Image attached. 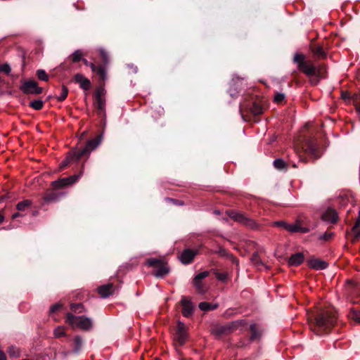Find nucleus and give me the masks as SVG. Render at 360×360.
<instances>
[{"label": "nucleus", "instance_id": "9d476101", "mask_svg": "<svg viewBox=\"0 0 360 360\" xmlns=\"http://www.w3.org/2000/svg\"><path fill=\"white\" fill-rule=\"evenodd\" d=\"M105 94L106 91L103 88H98L96 91L94 105L100 113H103L105 111Z\"/></svg>", "mask_w": 360, "mask_h": 360}, {"label": "nucleus", "instance_id": "49530a36", "mask_svg": "<svg viewBox=\"0 0 360 360\" xmlns=\"http://www.w3.org/2000/svg\"><path fill=\"white\" fill-rule=\"evenodd\" d=\"M61 307V304H53L51 309H50V312L51 313H54L56 312V311H58L60 308Z\"/></svg>", "mask_w": 360, "mask_h": 360}, {"label": "nucleus", "instance_id": "c756f323", "mask_svg": "<svg viewBox=\"0 0 360 360\" xmlns=\"http://www.w3.org/2000/svg\"><path fill=\"white\" fill-rule=\"evenodd\" d=\"M250 111L253 115H258L263 113V108L259 103H253Z\"/></svg>", "mask_w": 360, "mask_h": 360}, {"label": "nucleus", "instance_id": "6e6d98bb", "mask_svg": "<svg viewBox=\"0 0 360 360\" xmlns=\"http://www.w3.org/2000/svg\"><path fill=\"white\" fill-rule=\"evenodd\" d=\"M342 97H346V95L342 94Z\"/></svg>", "mask_w": 360, "mask_h": 360}, {"label": "nucleus", "instance_id": "ea45409f", "mask_svg": "<svg viewBox=\"0 0 360 360\" xmlns=\"http://www.w3.org/2000/svg\"><path fill=\"white\" fill-rule=\"evenodd\" d=\"M74 342L75 345V350L77 352L79 350L82 345V339L80 337L77 336L74 338Z\"/></svg>", "mask_w": 360, "mask_h": 360}, {"label": "nucleus", "instance_id": "f704fd0d", "mask_svg": "<svg viewBox=\"0 0 360 360\" xmlns=\"http://www.w3.org/2000/svg\"><path fill=\"white\" fill-rule=\"evenodd\" d=\"M349 316L351 319L358 323H360V310H352Z\"/></svg>", "mask_w": 360, "mask_h": 360}, {"label": "nucleus", "instance_id": "dca6fc26", "mask_svg": "<svg viewBox=\"0 0 360 360\" xmlns=\"http://www.w3.org/2000/svg\"><path fill=\"white\" fill-rule=\"evenodd\" d=\"M182 305V314L186 317H189L192 315L193 311V304L190 300L184 297L181 301Z\"/></svg>", "mask_w": 360, "mask_h": 360}, {"label": "nucleus", "instance_id": "f257e3e1", "mask_svg": "<svg viewBox=\"0 0 360 360\" xmlns=\"http://www.w3.org/2000/svg\"><path fill=\"white\" fill-rule=\"evenodd\" d=\"M336 319L335 311L331 308L320 311L314 319L308 317L311 330L317 335H322L330 330L334 326Z\"/></svg>", "mask_w": 360, "mask_h": 360}, {"label": "nucleus", "instance_id": "423d86ee", "mask_svg": "<svg viewBox=\"0 0 360 360\" xmlns=\"http://www.w3.org/2000/svg\"><path fill=\"white\" fill-rule=\"evenodd\" d=\"M82 171L79 174H75L69 177L61 178L51 183V186L56 189L63 188L75 183L82 176Z\"/></svg>", "mask_w": 360, "mask_h": 360}, {"label": "nucleus", "instance_id": "f8f14e48", "mask_svg": "<svg viewBox=\"0 0 360 360\" xmlns=\"http://www.w3.org/2000/svg\"><path fill=\"white\" fill-rule=\"evenodd\" d=\"M287 231L290 233H307L310 231L309 227L303 226V220L301 218L296 219L295 223L289 224Z\"/></svg>", "mask_w": 360, "mask_h": 360}, {"label": "nucleus", "instance_id": "e433bc0d", "mask_svg": "<svg viewBox=\"0 0 360 360\" xmlns=\"http://www.w3.org/2000/svg\"><path fill=\"white\" fill-rule=\"evenodd\" d=\"M37 75L40 80L46 82L49 80V76L44 70H39L37 72Z\"/></svg>", "mask_w": 360, "mask_h": 360}, {"label": "nucleus", "instance_id": "5fc2aeb1", "mask_svg": "<svg viewBox=\"0 0 360 360\" xmlns=\"http://www.w3.org/2000/svg\"><path fill=\"white\" fill-rule=\"evenodd\" d=\"M253 257H257V254H254Z\"/></svg>", "mask_w": 360, "mask_h": 360}, {"label": "nucleus", "instance_id": "2f4dec72", "mask_svg": "<svg viewBox=\"0 0 360 360\" xmlns=\"http://www.w3.org/2000/svg\"><path fill=\"white\" fill-rule=\"evenodd\" d=\"M31 204H32L31 200H22V201L18 202L16 205V208L19 211H23L25 210V208L30 206Z\"/></svg>", "mask_w": 360, "mask_h": 360}, {"label": "nucleus", "instance_id": "603ef678", "mask_svg": "<svg viewBox=\"0 0 360 360\" xmlns=\"http://www.w3.org/2000/svg\"><path fill=\"white\" fill-rule=\"evenodd\" d=\"M19 216H20V214L17 212V213L13 214V216H12V217H13V219H15V218H16V217H18Z\"/></svg>", "mask_w": 360, "mask_h": 360}, {"label": "nucleus", "instance_id": "a211bd4d", "mask_svg": "<svg viewBox=\"0 0 360 360\" xmlns=\"http://www.w3.org/2000/svg\"><path fill=\"white\" fill-rule=\"evenodd\" d=\"M308 266L316 270H322L325 269L328 266V264L321 259L312 258L310 259L308 262Z\"/></svg>", "mask_w": 360, "mask_h": 360}, {"label": "nucleus", "instance_id": "13d9d810", "mask_svg": "<svg viewBox=\"0 0 360 360\" xmlns=\"http://www.w3.org/2000/svg\"><path fill=\"white\" fill-rule=\"evenodd\" d=\"M342 97H346V95L342 94Z\"/></svg>", "mask_w": 360, "mask_h": 360}, {"label": "nucleus", "instance_id": "09e8293b", "mask_svg": "<svg viewBox=\"0 0 360 360\" xmlns=\"http://www.w3.org/2000/svg\"><path fill=\"white\" fill-rule=\"evenodd\" d=\"M354 236H355V238H360V229L359 228H357V230H355L354 231H352Z\"/></svg>", "mask_w": 360, "mask_h": 360}, {"label": "nucleus", "instance_id": "aec40b11", "mask_svg": "<svg viewBox=\"0 0 360 360\" xmlns=\"http://www.w3.org/2000/svg\"><path fill=\"white\" fill-rule=\"evenodd\" d=\"M76 154H78L76 150L70 151L66 158L61 162L60 168L63 169L68 165L71 162L75 161L77 162L79 159L77 158Z\"/></svg>", "mask_w": 360, "mask_h": 360}, {"label": "nucleus", "instance_id": "4be33fe9", "mask_svg": "<svg viewBox=\"0 0 360 360\" xmlns=\"http://www.w3.org/2000/svg\"><path fill=\"white\" fill-rule=\"evenodd\" d=\"M313 55L318 59H323L326 57V53L320 46H314L311 47Z\"/></svg>", "mask_w": 360, "mask_h": 360}, {"label": "nucleus", "instance_id": "393cba45", "mask_svg": "<svg viewBox=\"0 0 360 360\" xmlns=\"http://www.w3.org/2000/svg\"><path fill=\"white\" fill-rule=\"evenodd\" d=\"M92 72H95L97 75H98L100 79L103 81H104L107 78L105 68L102 65H96V69H94V70H92Z\"/></svg>", "mask_w": 360, "mask_h": 360}, {"label": "nucleus", "instance_id": "3c124183", "mask_svg": "<svg viewBox=\"0 0 360 360\" xmlns=\"http://www.w3.org/2000/svg\"><path fill=\"white\" fill-rule=\"evenodd\" d=\"M4 221V216L1 211H0V224Z\"/></svg>", "mask_w": 360, "mask_h": 360}, {"label": "nucleus", "instance_id": "473e14b6", "mask_svg": "<svg viewBox=\"0 0 360 360\" xmlns=\"http://www.w3.org/2000/svg\"><path fill=\"white\" fill-rule=\"evenodd\" d=\"M68 94V88L66 86H62V89H61V92H60L59 96H56V99L58 101H64L67 98Z\"/></svg>", "mask_w": 360, "mask_h": 360}, {"label": "nucleus", "instance_id": "20e7f679", "mask_svg": "<svg viewBox=\"0 0 360 360\" xmlns=\"http://www.w3.org/2000/svg\"><path fill=\"white\" fill-rule=\"evenodd\" d=\"M229 217L234 221L243 224V226L252 229H256L259 227L258 224L253 219L248 218L245 214L238 212L236 211H229L227 212Z\"/></svg>", "mask_w": 360, "mask_h": 360}, {"label": "nucleus", "instance_id": "7ed1b4c3", "mask_svg": "<svg viewBox=\"0 0 360 360\" xmlns=\"http://www.w3.org/2000/svg\"><path fill=\"white\" fill-rule=\"evenodd\" d=\"M66 321L72 328H78L83 330H89L93 326L91 319L86 316H76L71 313L67 314Z\"/></svg>", "mask_w": 360, "mask_h": 360}, {"label": "nucleus", "instance_id": "7c9ffc66", "mask_svg": "<svg viewBox=\"0 0 360 360\" xmlns=\"http://www.w3.org/2000/svg\"><path fill=\"white\" fill-rule=\"evenodd\" d=\"M198 307L202 311H208L215 309L218 306L217 304L212 305L208 302H202L199 304Z\"/></svg>", "mask_w": 360, "mask_h": 360}, {"label": "nucleus", "instance_id": "72a5a7b5", "mask_svg": "<svg viewBox=\"0 0 360 360\" xmlns=\"http://www.w3.org/2000/svg\"><path fill=\"white\" fill-rule=\"evenodd\" d=\"M43 105L44 103L41 100H34L30 103V106L37 110H41Z\"/></svg>", "mask_w": 360, "mask_h": 360}, {"label": "nucleus", "instance_id": "c03bdc74", "mask_svg": "<svg viewBox=\"0 0 360 360\" xmlns=\"http://www.w3.org/2000/svg\"><path fill=\"white\" fill-rule=\"evenodd\" d=\"M82 61L85 65L89 66L91 68V70H94V69H96V65L92 63L89 62L86 59L83 58Z\"/></svg>", "mask_w": 360, "mask_h": 360}, {"label": "nucleus", "instance_id": "9b49d317", "mask_svg": "<svg viewBox=\"0 0 360 360\" xmlns=\"http://www.w3.org/2000/svg\"><path fill=\"white\" fill-rule=\"evenodd\" d=\"M210 274V272L207 271L201 272L197 274L193 278V285L196 289V291L200 294H204L207 291L206 287L204 285L202 280L206 277H207Z\"/></svg>", "mask_w": 360, "mask_h": 360}, {"label": "nucleus", "instance_id": "4d7b16f0", "mask_svg": "<svg viewBox=\"0 0 360 360\" xmlns=\"http://www.w3.org/2000/svg\"><path fill=\"white\" fill-rule=\"evenodd\" d=\"M342 97H346V95L342 94Z\"/></svg>", "mask_w": 360, "mask_h": 360}, {"label": "nucleus", "instance_id": "a19ab883", "mask_svg": "<svg viewBox=\"0 0 360 360\" xmlns=\"http://www.w3.org/2000/svg\"><path fill=\"white\" fill-rule=\"evenodd\" d=\"M273 225L275 226L282 227L285 230L287 231V227H288V226H289V224L285 221H278L274 222Z\"/></svg>", "mask_w": 360, "mask_h": 360}, {"label": "nucleus", "instance_id": "f03ea898", "mask_svg": "<svg viewBox=\"0 0 360 360\" xmlns=\"http://www.w3.org/2000/svg\"><path fill=\"white\" fill-rule=\"evenodd\" d=\"M293 62L297 65L299 70L309 78L310 82L314 85L317 84L321 79L325 77V67L315 66L310 60H306V56L302 53H296L293 57Z\"/></svg>", "mask_w": 360, "mask_h": 360}, {"label": "nucleus", "instance_id": "ddd939ff", "mask_svg": "<svg viewBox=\"0 0 360 360\" xmlns=\"http://www.w3.org/2000/svg\"><path fill=\"white\" fill-rule=\"evenodd\" d=\"M233 326L232 324L230 325H219L216 324L212 326L211 328V333L212 334L219 337L224 334H227L230 333L232 330Z\"/></svg>", "mask_w": 360, "mask_h": 360}, {"label": "nucleus", "instance_id": "4468645a", "mask_svg": "<svg viewBox=\"0 0 360 360\" xmlns=\"http://www.w3.org/2000/svg\"><path fill=\"white\" fill-rule=\"evenodd\" d=\"M115 290V288L112 283L105 284L98 288V292L103 298H106L112 295Z\"/></svg>", "mask_w": 360, "mask_h": 360}, {"label": "nucleus", "instance_id": "bb28decb", "mask_svg": "<svg viewBox=\"0 0 360 360\" xmlns=\"http://www.w3.org/2000/svg\"><path fill=\"white\" fill-rule=\"evenodd\" d=\"M273 165L275 168L279 170L286 169L288 168L287 163L282 159H276Z\"/></svg>", "mask_w": 360, "mask_h": 360}, {"label": "nucleus", "instance_id": "412c9836", "mask_svg": "<svg viewBox=\"0 0 360 360\" xmlns=\"http://www.w3.org/2000/svg\"><path fill=\"white\" fill-rule=\"evenodd\" d=\"M304 259V256L302 252H297L291 255L289 258L288 263L290 266H298L301 264Z\"/></svg>", "mask_w": 360, "mask_h": 360}, {"label": "nucleus", "instance_id": "f3484780", "mask_svg": "<svg viewBox=\"0 0 360 360\" xmlns=\"http://www.w3.org/2000/svg\"><path fill=\"white\" fill-rule=\"evenodd\" d=\"M74 80L76 83H78L79 86L84 90H88L91 88L90 80L82 74H76L74 77Z\"/></svg>", "mask_w": 360, "mask_h": 360}, {"label": "nucleus", "instance_id": "1a4fd4ad", "mask_svg": "<svg viewBox=\"0 0 360 360\" xmlns=\"http://www.w3.org/2000/svg\"><path fill=\"white\" fill-rule=\"evenodd\" d=\"M187 328L184 323L181 321L177 323L176 331L174 334V341L179 345H183L185 344L187 340Z\"/></svg>", "mask_w": 360, "mask_h": 360}, {"label": "nucleus", "instance_id": "864d4df0", "mask_svg": "<svg viewBox=\"0 0 360 360\" xmlns=\"http://www.w3.org/2000/svg\"><path fill=\"white\" fill-rule=\"evenodd\" d=\"M356 110L359 113H360V104L356 106Z\"/></svg>", "mask_w": 360, "mask_h": 360}, {"label": "nucleus", "instance_id": "0eeeda50", "mask_svg": "<svg viewBox=\"0 0 360 360\" xmlns=\"http://www.w3.org/2000/svg\"><path fill=\"white\" fill-rule=\"evenodd\" d=\"M101 143V138L97 137L96 139L89 140L86 144V146L80 150H76L78 154H76L77 158L80 159L83 156L88 157L91 152L95 150Z\"/></svg>", "mask_w": 360, "mask_h": 360}, {"label": "nucleus", "instance_id": "b1692460", "mask_svg": "<svg viewBox=\"0 0 360 360\" xmlns=\"http://www.w3.org/2000/svg\"><path fill=\"white\" fill-rule=\"evenodd\" d=\"M84 56V53L82 50H76L74 51L69 57L68 58L72 62V63H77L79 61L82 60Z\"/></svg>", "mask_w": 360, "mask_h": 360}, {"label": "nucleus", "instance_id": "8fccbe9b", "mask_svg": "<svg viewBox=\"0 0 360 360\" xmlns=\"http://www.w3.org/2000/svg\"><path fill=\"white\" fill-rule=\"evenodd\" d=\"M0 360H6V356L3 352L0 351Z\"/></svg>", "mask_w": 360, "mask_h": 360}, {"label": "nucleus", "instance_id": "de8ad7c7", "mask_svg": "<svg viewBox=\"0 0 360 360\" xmlns=\"http://www.w3.org/2000/svg\"><path fill=\"white\" fill-rule=\"evenodd\" d=\"M217 278L219 280L224 281L226 278V276L224 274H217Z\"/></svg>", "mask_w": 360, "mask_h": 360}, {"label": "nucleus", "instance_id": "c9c22d12", "mask_svg": "<svg viewBox=\"0 0 360 360\" xmlns=\"http://www.w3.org/2000/svg\"><path fill=\"white\" fill-rule=\"evenodd\" d=\"M53 333L56 338H61L63 336H65V328L63 327L58 326L54 330Z\"/></svg>", "mask_w": 360, "mask_h": 360}, {"label": "nucleus", "instance_id": "cd10ccee", "mask_svg": "<svg viewBox=\"0 0 360 360\" xmlns=\"http://www.w3.org/2000/svg\"><path fill=\"white\" fill-rule=\"evenodd\" d=\"M7 353L9 356L12 358H18L20 354V349L15 346L9 347L7 349Z\"/></svg>", "mask_w": 360, "mask_h": 360}, {"label": "nucleus", "instance_id": "c85d7f7f", "mask_svg": "<svg viewBox=\"0 0 360 360\" xmlns=\"http://www.w3.org/2000/svg\"><path fill=\"white\" fill-rule=\"evenodd\" d=\"M70 309L75 313H78V314L85 312L86 311V309L84 308V305L81 303L71 304Z\"/></svg>", "mask_w": 360, "mask_h": 360}, {"label": "nucleus", "instance_id": "a878e982", "mask_svg": "<svg viewBox=\"0 0 360 360\" xmlns=\"http://www.w3.org/2000/svg\"><path fill=\"white\" fill-rule=\"evenodd\" d=\"M250 331H251V336L250 339L251 340H255L257 338L260 337V332L258 329V327L256 324H252L250 327Z\"/></svg>", "mask_w": 360, "mask_h": 360}, {"label": "nucleus", "instance_id": "a18cd8bd", "mask_svg": "<svg viewBox=\"0 0 360 360\" xmlns=\"http://www.w3.org/2000/svg\"><path fill=\"white\" fill-rule=\"evenodd\" d=\"M359 226H360V211L359 212V217L356 220L355 224L352 228V231H355V230H357V228H359Z\"/></svg>", "mask_w": 360, "mask_h": 360}, {"label": "nucleus", "instance_id": "6e6552de", "mask_svg": "<svg viewBox=\"0 0 360 360\" xmlns=\"http://www.w3.org/2000/svg\"><path fill=\"white\" fill-rule=\"evenodd\" d=\"M20 89L25 94L38 95L42 93V88L38 86L37 83L34 80H27L22 83Z\"/></svg>", "mask_w": 360, "mask_h": 360}, {"label": "nucleus", "instance_id": "5701e85b", "mask_svg": "<svg viewBox=\"0 0 360 360\" xmlns=\"http://www.w3.org/2000/svg\"><path fill=\"white\" fill-rule=\"evenodd\" d=\"M63 193H56L53 191H47L44 196V200L46 202H52L57 201L60 196L62 195Z\"/></svg>", "mask_w": 360, "mask_h": 360}, {"label": "nucleus", "instance_id": "2eb2a0df", "mask_svg": "<svg viewBox=\"0 0 360 360\" xmlns=\"http://www.w3.org/2000/svg\"><path fill=\"white\" fill-rule=\"evenodd\" d=\"M196 255H197V251L190 250V249H186L182 252V253L181 254V255L179 257V259L183 264H188L193 260V259Z\"/></svg>", "mask_w": 360, "mask_h": 360}, {"label": "nucleus", "instance_id": "79ce46f5", "mask_svg": "<svg viewBox=\"0 0 360 360\" xmlns=\"http://www.w3.org/2000/svg\"><path fill=\"white\" fill-rule=\"evenodd\" d=\"M285 99V95L281 93H277L274 96V101L277 103H281Z\"/></svg>", "mask_w": 360, "mask_h": 360}, {"label": "nucleus", "instance_id": "37998d69", "mask_svg": "<svg viewBox=\"0 0 360 360\" xmlns=\"http://www.w3.org/2000/svg\"><path fill=\"white\" fill-rule=\"evenodd\" d=\"M0 70L1 72H5L6 74H9L11 71V68L9 65L8 64H4L1 66Z\"/></svg>", "mask_w": 360, "mask_h": 360}, {"label": "nucleus", "instance_id": "6ab92c4d", "mask_svg": "<svg viewBox=\"0 0 360 360\" xmlns=\"http://www.w3.org/2000/svg\"><path fill=\"white\" fill-rule=\"evenodd\" d=\"M322 219L330 223H335L338 217L337 212L334 210L328 209L322 216Z\"/></svg>", "mask_w": 360, "mask_h": 360}, {"label": "nucleus", "instance_id": "39448f33", "mask_svg": "<svg viewBox=\"0 0 360 360\" xmlns=\"http://www.w3.org/2000/svg\"><path fill=\"white\" fill-rule=\"evenodd\" d=\"M146 264L156 269L154 275L157 277L164 276L169 273V268L162 259L150 258L146 261Z\"/></svg>", "mask_w": 360, "mask_h": 360}, {"label": "nucleus", "instance_id": "58836bf2", "mask_svg": "<svg viewBox=\"0 0 360 360\" xmlns=\"http://www.w3.org/2000/svg\"><path fill=\"white\" fill-rule=\"evenodd\" d=\"M333 236V233L326 232L324 234L319 236V239L321 240L328 241L332 238Z\"/></svg>", "mask_w": 360, "mask_h": 360}, {"label": "nucleus", "instance_id": "4c0bfd02", "mask_svg": "<svg viewBox=\"0 0 360 360\" xmlns=\"http://www.w3.org/2000/svg\"><path fill=\"white\" fill-rule=\"evenodd\" d=\"M99 53L104 64H108L109 62V57L108 53L103 49H99Z\"/></svg>", "mask_w": 360, "mask_h": 360}]
</instances>
